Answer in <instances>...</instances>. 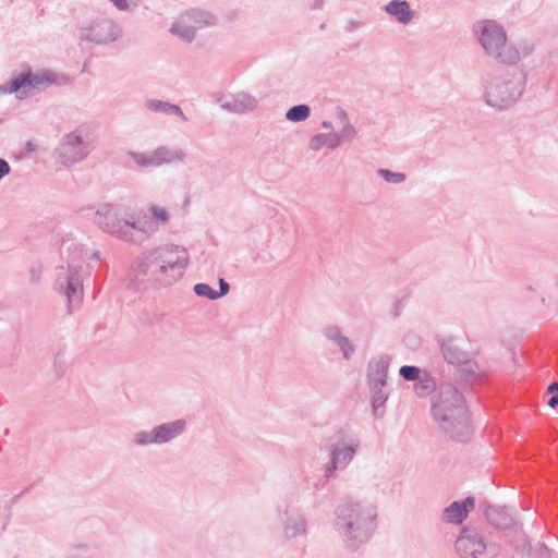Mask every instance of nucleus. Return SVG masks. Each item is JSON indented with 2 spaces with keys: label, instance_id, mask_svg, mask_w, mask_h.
Wrapping results in <instances>:
<instances>
[{
  "label": "nucleus",
  "instance_id": "obj_27",
  "mask_svg": "<svg viewBox=\"0 0 558 558\" xmlns=\"http://www.w3.org/2000/svg\"><path fill=\"white\" fill-rule=\"evenodd\" d=\"M337 117L342 125L341 132L338 133L339 146L344 142H352L356 136V129L351 124L348 114L343 109H337Z\"/></svg>",
  "mask_w": 558,
  "mask_h": 558
},
{
  "label": "nucleus",
  "instance_id": "obj_26",
  "mask_svg": "<svg viewBox=\"0 0 558 558\" xmlns=\"http://www.w3.org/2000/svg\"><path fill=\"white\" fill-rule=\"evenodd\" d=\"M515 548L523 556H532L533 558H551L549 549L544 544H537L535 547H532L525 536L517 542Z\"/></svg>",
  "mask_w": 558,
  "mask_h": 558
},
{
  "label": "nucleus",
  "instance_id": "obj_38",
  "mask_svg": "<svg viewBox=\"0 0 558 558\" xmlns=\"http://www.w3.org/2000/svg\"><path fill=\"white\" fill-rule=\"evenodd\" d=\"M336 470H344V468L331 457L330 462L326 465L325 476L330 477Z\"/></svg>",
  "mask_w": 558,
  "mask_h": 558
},
{
  "label": "nucleus",
  "instance_id": "obj_3",
  "mask_svg": "<svg viewBox=\"0 0 558 558\" xmlns=\"http://www.w3.org/2000/svg\"><path fill=\"white\" fill-rule=\"evenodd\" d=\"M472 35L484 54L500 64L517 65L535 49L531 39L510 40L505 26L493 19L475 21Z\"/></svg>",
  "mask_w": 558,
  "mask_h": 558
},
{
  "label": "nucleus",
  "instance_id": "obj_12",
  "mask_svg": "<svg viewBox=\"0 0 558 558\" xmlns=\"http://www.w3.org/2000/svg\"><path fill=\"white\" fill-rule=\"evenodd\" d=\"M122 36L120 25L111 19H97L82 27L80 39L95 46H109Z\"/></svg>",
  "mask_w": 558,
  "mask_h": 558
},
{
  "label": "nucleus",
  "instance_id": "obj_42",
  "mask_svg": "<svg viewBox=\"0 0 558 558\" xmlns=\"http://www.w3.org/2000/svg\"><path fill=\"white\" fill-rule=\"evenodd\" d=\"M548 405L553 409L557 408L558 407V393L553 396L549 401H548Z\"/></svg>",
  "mask_w": 558,
  "mask_h": 558
},
{
  "label": "nucleus",
  "instance_id": "obj_23",
  "mask_svg": "<svg viewBox=\"0 0 558 558\" xmlns=\"http://www.w3.org/2000/svg\"><path fill=\"white\" fill-rule=\"evenodd\" d=\"M384 10L403 25L409 24L413 17V11L405 0H392L384 7Z\"/></svg>",
  "mask_w": 558,
  "mask_h": 558
},
{
  "label": "nucleus",
  "instance_id": "obj_16",
  "mask_svg": "<svg viewBox=\"0 0 558 558\" xmlns=\"http://www.w3.org/2000/svg\"><path fill=\"white\" fill-rule=\"evenodd\" d=\"M360 447V439L353 434L342 433L333 444L331 457L344 469L351 463Z\"/></svg>",
  "mask_w": 558,
  "mask_h": 558
},
{
  "label": "nucleus",
  "instance_id": "obj_6",
  "mask_svg": "<svg viewBox=\"0 0 558 558\" xmlns=\"http://www.w3.org/2000/svg\"><path fill=\"white\" fill-rule=\"evenodd\" d=\"M69 253L66 266L59 267L54 282L56 291L64 299L68 313L72 314L82 303L83 279L77 262L83 257V248L73 243H63Z\"/></svg>",
  "mask_w": 558,
  "mask_h": 558
},
{
  "label": "nucleus",
  "instance_id": "obj_35",
  "mask_svg": "<svg viewBox=\"0 0 558 558\" xmlns=\"http://www.w3.org/2000/svg\"><path fill=\"white\" fill-rule=\"evenodd\" d=\"M43 272H44V266H43L41 262L34 260L29 264L28 279L32 283H37L41 279Z\"/></svg>",
  "mask_w": 558,
  "mask_h": 558
},
{
  "label": "nucleus",
  "instance_id": "obj_15",
  "mask_svg": "<svg viewBox=\"0 0 558 558\" xmlns=\"http://www.w3.org/2000/svg\"><path fill=\"white\" fill-rule=\"evenodd\" d=\"M216 102L220 109L234 114L252 112L258 105L257 98L244 90L221 94L217 97Z\"/></svg>",
  "mask_w": 558,
  "mask_h": 558
},
{
  "label": "nucleus",
  "instance_id": "obj_44",
  "mask_svg": "<svg viewBox=\"0 0 558 558\" xmlns=\"http://www.w3.org/2000/svg\"><path fill=\"white\" fill-rule=\"evenodd\" d=\"M547 391L549 393H555L557 392L558 393V383H551L548 388H547Z\"/></svg>",
  "mask_w": 558,
  "mask_h": 558
},
{
  "label": "nucleus",
  "instance_id": "obj_8",
  "mask_svg": "<svg viewBox=\"0 0 558 558\" xmlns=\"http://www.w3.org/2000/svg\"><path fill=\"white\" fill-rule=\"evenodd\" d=\"M93 149V134L87 126L81 125L63 135L54 154L60 165L71 167L87 158Z\"/></svg>",
  "mask_w": 558,
  "mask_h": 558
},
{
  "label": "nucleus",
  "instance_id": "obj_18",
  "mask_svg": "<svg viewBox=\"0 0 558 558\" xmlns=\"http://www.w3.org/2000/svg\"><path fill=\"white\" fill-rule=\"evenodd\" d=\"M322 333L327 341L333 342L345 361H350L355 352L352 341L342 333L340 327L327 325L322 329Z\"/></svg>",
  "mask_w": 558,
  "mask_h": 558
},
{
  "label": "nucleus",
  "instance_id": "obj_14",
  "mask_svg": "<svg viewBox=\"0 0 558 558\" xmlns=\"http://www.w3.org/2000/svg\"><path fill=\"white\" fill-rule=\"evenodd\" d=\"M277 521L281 526L283 536L288 539L305 536L307 533L306 518L289 506L277 508Z\"/></svg>",
  "mask_w": 558,
  "mask_h": 558
},
{
  "label": "nucleus",
  "instance_id": "obj_21",
  "mask_svg": "<svg viewBox=\"0 0 558 558\" xmlns=\"http://www.w3.org/2000/svg\"><path fill=\"white\" fill-rule=\"evenodd\" d=\"M144 106L150 112L161 113L165 116H175L182 121H187L182 109L174 104H170L160 99L149 98L145 100Z\"/></svg>",
  "mask_w": 558,
  "mask_h": 558
},
{
  "label": "nucleus",
  "instance_id": "obj_46",
  "mask_svg": "<svg viewBox=\"0 0 558 558\" xmlns=\"http://www.w3.org/2000/svg\"><path fill=\"white\" fill-rule=\"evenodd\" d=\"M27 150H29V151H32V150H33L32 143H27Z\"/></svg>",
  "mask_w": 558,
  "mask_h": 558
},
{
  "label": "nucleus",
  "instance_id": "obj_1",
  "mask_svg": "<svg viewBox=\"0 0 558 558\" xmlns=\"http://www.w3.org/2000/svg\"><path fill=\"white\" fill-rule=\"evenodd\" d=\"M190 264L191 255L184 245L161 243L136 257L130 280L136 289L169 288L183 278Z\"/></svg>",
  "mask_w": 558,
  "mask_h": 558
},
{
  "label": "nucleus",
  "instance_id": "obj_25",
  "mask_svg": "<svg viewBox=\"0 0 558 558\" xmlns=\"http://www.w3.org/2000/svg\"><path fill=\"white\" fill-rule=\"evenodd\" d=\"M337 147H339V137L337 132L315 134L308 142V148L313 151H319L323 148L335 149Z\"/></svg>",
  "mask_w": 558,
  "mask_h": 558
},
{
  "label": "nucleus",
  "instance_id": "obj_34",
  "mask_svg": "<svg viewBox=\"0 0 558 558\" xmlns=\"http://www.w3.org/2000/svg\"><path fill=\"white\" fill-rule=\"evenodd\" d=\"M193 291L197 296L207 298L209 300L218 299V292L207 283H196L193 287Z\"/></svg>",
  "mask_w": 558,
  "mask_h": 558
},
{
  "label": "nucleus",
  "instance_id": "obj_9",
  "mask_svg": "<svg viewBox=\"0 0 558 558\" xmlns=\"http://www.w3.org/2000/svg\"><path fill=\"white\" fill-rule=\"evenodd\" d=\"M58 75L46 69H27L15 75L10 82L0 86L4 94L15 93L19 99H23L33 89H41L57 82Z\"/></svg>",
  "mask_w": 558,
  "mask_h": 558
},
{
  "label": "nucleus",
  "instance_id": "obj_32",
  "mask_svg": "<svg viewBox=\"0 0 558 558\" xmlns=\"http://www.w3.org/2000/svg\"><path fill=\"white\" fill-rule=\"evenodd\" d=\"M423 374V371L413 365H403L399 368V375L407 381H415Z\"/></svg>",
  "mask_w": 558,
  "mask_h": 558
},
{
  "label": "nucleus",
  "instance_id": "obj_24",
  "mask_svg": "<svg viewBox=\"0 0 558 558\" xmlns=\"http://www.w3.org/2000/svg\"><path fill=\"white\" fill-rule=\"evenodd\" d=\"M444 359L450 364H463L469 361V353L461 349V347L452 341H445L441 345Z\"/></svg>",
  "mask_w": 558,
  "mask_h": 558
},
{
  "label": "nucleus",
  "instance_id": "obj_7",
  "mask_svg": "<svg viewBox=\"0 0 558 558\" xmlns=\"http://www.w3.org/2000/svg\"><path fill=\"white\" fill-rule=\"evenodd\" d=\"M524 88L525 74L523 72H507L484 83L483 101L495 111H504L521 98Z\"/></svg>",
  "mask_w": 558,
  "mask_h": 558
},
{
  "label": "nucleus",
  "instance_id": "obj_29",
  "mask_svg": "<svg viewBox=\"0 0 558 558\" xmlns=\"http://www.w3.org/2000/svg\"><path fill=\"white\" fill-rule=\"evenodd\" d=\"M436 385L430 375L426 372L420 376L418 379L415 380L414 391L418 397H425L429 395L432 391H436Z\"/></svg>",
  "mask_w": 558,
  "mask_h": 558
},
{
  "label": "nucleus",
  "instance_id": "obj_36",
  "mask_svg": "<svg viewBox=\"0 0 558 558\" xmlns=\"http://www.w3.org/2000/svg\"><path fill=\"white\" fill-rule=\"evenodd\" d=\"M372 393V404L375 411L381 408L387 400V395L384 392V388L369 387Z\"/></svg>",
  "mask_w": 558,
  "mask_h": 558
},
{
  "label": "nucleus",
  "instance_id": "obj_39",
  "mask_svg": "<svg viewBox=\"0 0 558 558\" xmlns=\"http://www.w3.org/2000/svg\"><path fill=\"white\" fill-rule=\"evenodd\" d=\"M11 171V167L5 159L0 158V180L8 175Z\"/></svg>",
  "mask_w": 558,
  "mask_h": 558
},
{
  "label": "nucleus",
  "instance_id": "obj_22",
  "mask_svg": "<svg viewBox=\"0 0 558 558\" xmlns=\"http://www.w3.org/2000/svg\"><path fill=\"white\" fill-rule=\"evenodd\" d=\"M486 515L489 522L499 529H510L515 524L513 510L507 507H489Z\"/></svg>",
  "mask_w": 558,
  "mask_h": 558
},
{
  "label": "nucleus",
  "instance_id": "obj_11",
  "mask_svg": "<svg viewBox=\"0 0 558 558\" xmlns=\"http://www.w3.org/2000/svg\"><path fill=\"white\" fill-rule=\"evenodd\" d=\"M216 24V17L206 11L191 10L181 14L171 25L170 33L186 43L195 39L199 29Z\"/></svg>",
  "mask_w": 558,
  "mask_h": 558
},
{
  "label": "nucleus",
  "instance_id": "obj_45",
  "mask_svg": "<svg viewBox=\"0 0 558 558\" xmlns=\"http://www.w3.org/2000/svg\"><path fill=\"white\" fill-rule=\"evenodd\" d=\"M92 257L95 258V259H99L100 258L99 253H97V252L93 253Z\"/></svg>",
  "mask_w": 558,
  "mask_h": 558
},
{
  "label": "nucleus",
  "instance_id": "obj_37",
  "mask_svg": "<svg viewBox=\"0 0 558 558\" xmlns=\"http://www.w3.org/2000/svg\"><path fill=\"white\" fill-rule=\"evenodd\" d=\"M119 11H130L136 8V3H132L129 0H109Z\"/></svg>",
  "mask_w": 558,
  "mask_h": 558
},
{
  "label": "nucleus",
  "instance_id": "obj_13",
  "mask_svg": "<svg viewBox=\"0 0 558 558\" xmlns=\"http://www.w3.org/2000/svg\"><path fill=\"white\" fill-rule=\"evenodd\" d=\"M456 550L463 558H494L499 546L486 543L480 533L465 529L456 541Z\"/></svg>",
  "mask_w": 558,
  "mask_h": 558
},
{
  "label": "nucleus",
  "instance_id": "obj_19",
  "mask_svg": "<svg viewBox=\"0 0 558 558\" xmlns=\"http://www.w3.org/2000/svg\"><path fill=\"white\" fill-rule=\"evenodd\" d=\"M475 500L468 497L461 501H453L442 511V520L451 524H461L469 512L474 509Z\"/></svg>",
  "mask_w": 558,
  "mask_h": 558
},
{
  "label": "nucleus",
  "instance_id": "obj_30",
  "mask_svg": "<svg viewBox=\"0 0 558 558\" xmlns=\"http://www.w3.org/2000/svg\"><path fill=\"white\" fill-rule=\"evenodd\" d=\"M148 210L151 215V218H149V220L154 222L157 230L159 229V225L166 226L169 223L170 214L165 207L158 205H150L148 207Z\"/></svg>",
  "mask_w": 558,
  "mask_h": 558
},
{
  "label": "nucleus",
  "instance_id": "obj_31",
  "mask_svg": "<svg viewBox=\"0 0 558 558\" xmlns=\"http://www.w3.org/2000/svg\"><path fill=\"white\" fill-rule=\"evenodd\" d=\"M311 114V108L307 105H296L286 112V119L290 122H303Z\"/></svg>",
  "mask_w": 558,
  "mask_h": 558
},
{
  "label": "nucleus",
  "instance_id": "obj_4",
  "mask_svg": "<svg viewBox=\"0 0 558 558\" xmlns=\"http://www.w3.org/2000/svg\"><path fill=\"white\" fill-rule=\"evenodd\" d=\"M333 527L348 548L357 549L377 527L376 508L363 501L342 500L333 510Z\"/></svg>",
  "mask_w": 558,
  "mask_h": 558
},
{
  "label": "nucleus",
  "instance_id": "obj_43",
  "mask_svg": "<svg viewBox=\"0 0 558 558\" xmlns=\"http://www.w3.org/2000/svg\"><path fill=\"white\" fill-rule=\"evenodd\" d=\"M322 128L329 131V132H333V126H332V123L330 121H323L322 122Z\"/></svg>",
  "mask_w": 558,
  "mask_h": 558
},
{
  "label": "nucleus",
  "instance_id": "obj_33",
  "mask_svg": "<svg viewBox=\"0 0 558 558\" xmlns=\"http://www.w3.org/2000/svg\"><path fill=\"white\" fill-rule=\"evenodd\" d=\"M377 174L383 178L386 182L392 184L402 183L405 180V174L402 172H393L388 169H378Z\"/></svg>",
  "mask_w": 558,
  "mask_h": 558
},
{
  "label": "nucleus",
  "instance_id": "obj_10",
  "mask_svg": "<svg viewBox=\"0 0 558 558\" xmlns=\"http://www.w3.org/2000/svg\"><path fill=\"white\" fill-rule=\"evenodd\" d=\"M186 425L185 420L178 418L150 429H141L132 435V442L136 447L162 446L179 438L185 432Z\"/></svg>",
  "mask_w": 558,
  "mask_h": 558
},
{
  "label": "nucleus",
  "instance_id": "obj_40",
  "mask_svg": "<svg viewBox=\"0 0 558 558\" xmlns=\"http://www.w3.org/2000/svg\"><path fill=\"white\" fill-rule=\"evenodd\" d=\"M229 290H230L229 283L225 279L220 278L219 279V291H217L218 299L228 294Z\"/></svg>",
  "mask_w": 558,
  "mask_h": 558
},
{
  "label": "nucleus",
  "instance_id": "obj_17",
  "mask_svg": "<svg viewBox=\"0 0 558 558\" xmlns=\"http://www.w3.org/2000/svg\"><path fill=\"white\" fill-rule=\"evenodd\" d=\"M390 357L378 355L373 357L367 365V384L377 389L384 388L387 383Z\"/></svg>",
  "mask_w": 558,
  "mask_h": 558
},
{
  "label": "nucleus",
  "instance_id": "obj_2",
  "mask_svg": "<svg viewBox=\"0 0 558 558\" xmlns=\"http://www.w3.org/2000/svg\"><path fill=\"white\" fill-rule=\"evenodd\" d=\"M93 221L101 232L131 245H142L157 232L147 215L136 217L121 203L99 204Z\"/></svg>",
  "mask_w": 558,
  "mask_h": 558
},
{
  "label": "nucleus",
  "instance_id": "obj_20",
  "mask_svg": "<svg viewBox=\"0 0 558 558\" xmlns=\"http://www.w3.org/2000/svg\"><path fill=\"white\" fill-rule=\"evenodd\" d=\"M157 168L168 165L183 163L187 158V153L181 147L158 146L154 148Z\"/></svg>",
  "mask_w": 558,
  "mask_h": 558
},
{
  "label": "nucleus",
  "instance_id": "obj_28",
  "mask_svg": "<svg viewBox=\"0 0 558 558\" xmlns=\"http://www.w3.org/2000/svg\"><path fill=\"white\" fill-rule=\"evenodd\" d=\"M129 160L140 168H157L154 149L148 151H128Z\"/></svg>",
  "mask_w": 558,
  "mask_h": 558
},
{
  "label": "nucleus",
  "instance_id": "obj_5",
  "mask_svg": "<svg viewBox=\"0 0 558 558\" xmlns=\"http://www.w3.org/2000/svg\"><path fill=\"white\" fill-rule=\"evenodd\" d=\"M432 414L450 438L466 441L472 435L468 408L462 395L451 384L441 383L432 398Z\"/></svg>",
  "mask_w": 558,
  "mask_h": 558
},
{
  "label": "nucleus",
  "instance_id": "obj_47",
  "mask_svg": "<svg viewBox=\"0 0 558 558\" xmlns=\"http://www.w3.org/2000/svg\"><path fill=\"white\" fill-rule=\"evenodd\" d=\"M556 287H557V289H558V277H557V280H556Z\"/></svg>",
  "mask_w": 558,
  "mask_h": 558
},
{
  "label": "nucleus",
  "instance_id": "obj_41",
  "mask_svg": "<svg viewBox=\"0 0 558 558\" xmlns=\"http://www.w3.org/2000/svg\"><path fill=\"white\" fill-rule=\"evenodd\" d=\"M418 343H420V339H418V338H416L415 336H409V337L407 338V344H408L409 347H411V348H415V347H417V345H418Z\"/></svg>",
  "mask_w": 558,
  "mask_h": 558
}]
</instances>
